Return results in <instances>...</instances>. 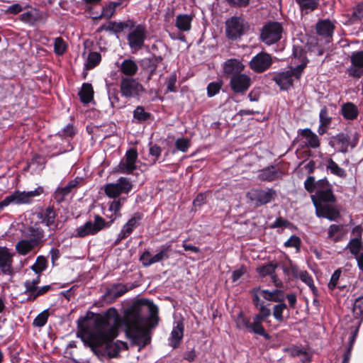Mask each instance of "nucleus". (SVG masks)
<instances>
[{"instance_id": "obj_58", "label": "nucleus", "mask_w": 363, "mask_h": 363, "mask_svg": "<svg viewBox=\"0 0 363 363\" xmlns=\"http://www.w3.org/2000/svg\"><path fill=\"white\" fill-rule=\"evenodd\" d=\"M24 287L26 289L24 293L26 294H28V298H27L28 301H32L30 299V297L37 291L38 286L36 285H35L33 282L27 280L24 283Z\"/></svg>"}, {"instance_id": "obj_59", "label": "nucleus", "mask_w": 363, "mask_h": 363, "mask_svg": "<svg viewBox=\"0 0 363 363\" xmlns=\"http://www.w3.org/2000/svg\"><path fill=\"white\" fill-rule=\"evenodd\" d=\"M341 274V270L337 269L335 270L331 276L330 280L328 283V288L331 290H333L337 286V283L340 279Z\"/></svg>"}, {"instance_id": "obj_60", "label": "nucleus", "mask_w": 363, "mask_h": 363, "mask_svg": "<svg viewBox=\"0 0 363 363\" xmlns=\"http://www.w3.org/2000/svg\"><path fill=\"white\" fill-rule=\"evenodd\" d=\"M175 145L178 150L185 152L189 147V141L184 138H178L175 142Z\"/></svg>"}, {"instance_id": "obj_7", "label": "nucleus", "mask_w": 363, "mask_h": 363, "mask_svg": "<svg viewBox=\"0 0 363 363\" xmlns=\"http://www.w3.org/2000/svg\"><path fill=\"white\" fill-rule=\"evenodd\" d=\"M129 27H132V28L127 36L128 44L131 50L138 51L140 50L144 45L147 33L146 28L142 24L133 26L132 22L130 23Z\"/></svg>"}, {"instance_id": "obj_42", "label": "nucleus", "mask_w": 363, "mask_h": 363, "mask_svg": "<svg viewBox=\"0 0 363 363\" xmlns=\"http://www.w3.org/2000/svg\"><path fill=\"white\" fill-rule=\"evenodd\" d=\"M263 320L264 319L261 318L259 316L255 315L253 319V323H250V326H249V330L262 336H267L264 328L262 325Z\"/></svg>"}, {"instance_id": "obj_18", "label": "nucleus", "mask_w": 363, "mask_h": 363, "mask_svg": "<svg viewBox=\"0 0 363 363\" xmlns=\"http://www.w3.org/2000/svg\"><path fill=\"white\" fill-rule=\"evenodd\" d=\"M230 85L235 93H243L250 88L251 78L245 74H235L231 77Z\"/></svg>"}, {"instance_id": "obj_28", "label": "nucleus", "mask_w": 363, "mask_h": 363, "mask_svg": "<svg viewBox=\"0 0 363 363\" xmlns=\"http://www.w3.org/2000/svg\"><path fill=\"white\" fill-rule=\"evenodd\" d=\"M328 239L337 242L342 240L346 232L342 225L332 224L328 228Z\"/></svg>"}, {"instance_id": "obj_5", "label": "nucleus", "mask_w": 363, "mask_h": 363, "mask_svg": "<svg viewBox=\"0 0 363 363\" xmlns=\"http://www.w3.org/2000/svg\"><path fill=\"white\" fill-rule=\"evenodd\" d=\"M225 27L226 37L230 40H237L247 33L249 24L242 17L233 16L225 21Z\"/></svg>"}, {"instance_id": "obj_56", "label": "nucleus", "mask_w": 363, "mask_h": 363, "mask_svg": "<svg viewBox=\"0 0 363 363\" xmlns=\"http://www.w3.org/2000/svg\"><path fill=\"white\" fill-rule=\"evenodd\" d=\"M236 325L240 329H247L250 326V320L242 313H240L236 318Z\"/></svg>"}, {"instance_id": "obj_1", "label": "nucleus", "mask_w": 363, "mask_h": 363, "mask_svg": "<svg viewBox=\"0 0 363 363\" xmlns=\"http://www.w3.org/2000/svg\"><path fill=\"white\" fill-rule=\"evenodd\" d=\"M120 318L117 311L109 308L104 315H97L87 323L84 330L92 347H104L108 356L111 358L117 357L121 350L128 349L125 342L113 340L118 335V326Z\"/></svg>"}, {"instance_id": "obj_22", "label": "nucleus", "mask_w": 363, "mask_h": 363, "mask_svg": "<svg viewBox=\"0 0 363 363\" xmlns=\"http://www.w3.org/2000/svg\"><path fill=\"white\" fill-rule=\"evenodd\" d=\"M125 200V197H119L108 203V208L104 213L106 216L110 219V221L106 223L107 227L110 226L114 220L121 216L120 211Z\"/></svg>"}, {"instance_id": "obj_8", "label": "nucleus", "mask_w": 363, "mask_h": 363, "mask_svg": "<svg viewBox=\"0 0 363 363\" xmlns=\"http://www.w3.org/2000/svg\"><path fill=\"white\" fill-rule=\"evenodd\" d=\"M283 27L279 22H269L261 30L260 38L263 43L270 45L277 43L282 36Z\"/></svg>"}, {"instance_id": "obj_15", "label": "nucleus", "mask_w": 363, "mask_h": 363, "mask_svg": "<svg viewBox=\"0 0 363 363\" xmlns=\"http://www.w3.org/2000/svg\"><path fill=\"white\" fill-rule=\"evenodd\" d=\"M319 186L314 196H312L313 201L318 203H328L334 201L335 198L330 189V184L326 179L319 180Z\"/></svg>"}, {"instance_id": "obj_17", "label": "nucleus", "mask_w": 363, "mask_h": 363, "mask_svg": "<svg viewBox=\"0 0 363 363\" xmlns=\"http://www.w3.org/2000/svg\"><path fill=\"white\" fill-rule=\"evenodd\" d=\"M345 249H347L354 257L359 269L363 271V245L361 241L360 235L357 238L351 239Z\"/></svg>"}, {"instance_id": "obj_24", "label": "nucleus", "mask_w": 363, "mask_h": 363, "mask_svg": "<svg viewBox=\"0 0 363 363\" xmlns=\"http://www.w3.org/2000/svg\"><path fill=\"white\" fill-rule=\"evenodd\" d=\"M75 130L72 125H67L65 127L61 132L57 134V136L61 138V140L66 143V147H60L59 151L54 155H59L66 152H68L72 150V146L70 144V139L74 135Z\"/></svg>"}, {"instance_id": "obj_12", "label": "nucleus", "mask_w": 363, "mask_h": 363, "mask_svg": "<svg viewBox=\"0 0 363 363\" xmlns=\"http://www.w3.org/2000/svg\"><path fill=\"white\" fill-rule=\"evenodd\" d=\"M43 231L38 230L33 238L18 241L16 244V250L20 255H26L30 252L43 241Z\"/></svg>"}, {"instance_id": "obj_9", "label": "nucleus", "mask_w": 363, "mask_h": 363, "mask_svg": "<svg viewBox=\"0 0 363 363\" xmlns=\"http://www.w3.org/2000/svg\"><path fill=\"white\" fill-rule=\"evenodd\" d=\"M107 227L106 222L100 216L96 215L94 220H89L79 226L75 230V237L84 238L89 235H95L103 228Z\"/></svg>"}, {"instance_id": "obj_40", "label": "nucleus", "mask_w": 363, "mask_h": 363, "mask_svg": "<svg viewBox=\"0 0 363 363\" xmlns=\"http://www.w3.org/2000/svg\"><path fill=\"white\" fill-rule=\"evenodd\" d=\"M326 169L329 171L331 174L337 176L340 178H345L347 176L345 170L340 167L331 158L327 160Z\"/></svg>"}, {"instance_id": "obj_47", "label": "nucleus", "mask_w": 363, "mask_h": 363, "mask_svg": "<svg viewBox=\"0 0 363 363\" xmlns=\"http://www.w3.org/2000/svg\"><path fill=\"white\" fill-rule=\"evenodd\" d=\"M47 267V259L43 257L39 256L37 257L35 262L32 265V270L37 274H40Z\"/></svg>"}, {"instance_id": "obj_64", "label": "nucleus", "mask_w": 363, "mask_h": 363, "mask_svg": "<svg viewBox=\"0 0 363 363\" xmlns=\"http://www.w3.org/2000/svg\"><path fill=\"white\" fill-rule=\"evenodd\" d=\"M35 15L33 11H30L21 15V20L26 23H31L35 20Z\"/></svg>"}, {"instance_id": "obj_29", "label": "nucleus", "mask_w": 363, "mask_h": 363, "mask_svg": "<svg viewBox=\"0 0 363 363\" xmlns=\"http://www.w3.org/2000/svg\"><path fill=\"white\" fill-rule=\"evenodd\" d=\"M193 16L188 14H179L177 16L175 20V26L179 31L188 32L191 28V22Z\"/></svg>"}, {"instance_id": "obj_14", "label": "nucleus", "mask_w": 363, "mask_h": 363, "mask_svg": "<svg viewBox=\"0 0 363 363\" xmlns=\"http://www.w3.org/2000/svg\"><path fill=\"white\" fill-rule=\"evenodd\" d=\"M120 88L122 96L126 98L138 96L143 91V85L133 78L122 79Z\"/></svg>"}, {"instance_id": "obj_4", "label": "nucleus", "mask_w": 363, "mask_h": 363, "mask_svg": "<svg viewBox=\"0 0 363 363\" xmlns=\"http://www.w3.org/2000/svg\"><path fill=\"white\" fill-rule=\"evenodd\" d=\"M43 193V188L38 186L33 191H14L0 202V211L10 204L24 205L33 202L34 199Z\"/></svg>"}, {"instance_id": "obj_2", "label": "nucleus", "mask_w": 363, "mask_h": 363, "mask_svg": "<svg viewBox=\"0 0 363 363\" xmlns=\"http://www.w3.org/2000/svg\"><path fill=\"white\" fill-rule=\"evenodd\" d=\"M147 319L141 315L137 309H130L126 311L124 318V325L127 336L133 342L145 346L150 340L146 326Z\"/></svg>"}, {"instance_id": "obj_27", "label": "nucleus", "mask_w": 363, "mask_h": 363, "mask_svg": "<svg viewBox=\"0 0 363 363\" xmlns=\"http://www.w3.org/2000/svg\"><path fill=\"white\" fill-rule=\"evenodd\" d=\"M301 135L304 138V143L307 147L315 149L320 146V140L318 135L311 129L301 130Z\"/></svg>"}, {"instance_id": "obj_16", "label": "nucleus", "mask_w": 363, "mask_h": 363, "mask_svg": "<svg viewBox=\"0 0 363 363\" xmlns=\"http://www.w3.org/2000/svg\"><path fill=\"white\" fill-rule=\"evenodd\" d=\"M272 63L271 56L266 52H261L252 58L250 67L255 72L261 73L269 69Z\"/></svg>"}, {"instance_id": "obj_23", "label": "nucleus", "mask_w": 363, "mask_h": 363, "mask_svg": "<svg viewBox=\"0 0 363 363\" xmlns=\"http://www.w3.org/2000/svg\"><path fill=\"white\" fill-rule=\"evenodd\" d=\"M13 253L6 247H0V272L4 274L11 273Z\"/></svg>"}, {"instance_id": "obj_48", "label": "nucleus", "mask_w": 363, "mask_h": 363, "mask_svg": "<svg viewBox=\"0 0 363 363\" xmlns=\"http://www.w3.org/2000/svg\"><path fill=\"white\" fill-rule=\"evenodd\" d=\"M352 312L355 318L363 319V296L359 297L355 300Z\"/></svg>"}, {"instance_id": "obj_20", "label": "nucleus", "mask_w": 363, "mask_h": 363, "mask_svg": "<svg viewBox=\"0 0 363 363\" xmlns=\"http://www.w3.org/2000/svg\"><path fill=\"white\" fill-rule=\"evenodd\" d=\"M351 66L347 69L350 76L360 77L363 74V51L354 52L351 56Z\"/></svg>"}, {"instance_id": "obj_30", "label": "nucleus", "mask_w": 363, "mask_h": 363, "mask_svg": "<svg viewBox=\"0 0 363 363\" xmlns=\"http://www.w3.org/2000/svg\"><path fill=\"white\" fill-rule=\"evenodd\" d=\"M183 335L184 325L182 323L177 322L176 325L174 326L172 330L171 336L169 338V345L174 348L177 347L183 337Z\"/></svg>"}, {"instance_id": "obj_50", "label": "nucleus", "mask_w": 363, "mask_h": 363, "mask_svg": "<svg viewBox=\"0 0 363 363\" xmlns=\"http://www.w3.org/2000/svg\"><path fill=\"white\" fill-rule=\"evenodd\" d=\"M49 313L48 310H44L39 313L37 317L33 320V325L34 327L41 328L44 326L48 319Z\"/></svg>"}, {"instance_id": "obj_52", "label": "nucleus", "mask_w": 363, "mask_h": 363, "mask_svg": "<svg viewBox=\"0 0 363 363\" xmlns=\"http://www.w3.org/2000/svg\"><path fill=\"white\" fill-rule=\"evenodd\" d=\"M301 240L296 235H291L285 242L284 246L286 247H294L296 252L300 251Z\"/></svg>"}, {"instance_id": "obj_34", "label": "nucleus", "mask_w": 363, "mask_h": 363, "mask_svg": "<svg viewBox=\"0 0 363 363\" xmlns=\"http://www.w3.org/2000/svg\"><path fill=\"white\" fill-rule=\"evenodd\" d=\"M302 15L308 14L318 9L319 0H296Z\"/></svg>"}, {"instance_id": "obj_31", "label": "nucleus", "mask_w": 363, "mask_h": 363, "mask_svg": "<svg viewBox=\"0 0 363 363\" xmlns=\"http://www.w3.org/2000/svg\"><path fill=\"white\" fill-rule=\"evenodd\" d=\"M333 23L328 19L322 20L316 24V31L320 35L324 37H330L332 35L334 30Z\"/></svg>"}, {"instance_id": "obj_36", "label": "nucleus", "mask_w": 363, "mask_h": 363, "mask_svg": "<svg viewBox=\"0 0 363 363\" xmlns=\"http://www.w3.org/2000/svg\"><path fill=\"white\" fill-rule=\"evenodd\" d=\"M56 214L52 208L48 207L39 214V218L42 220V223L47 226L53 229L55 227V220Z\"/></svg>"}, {"instance_id": "obj_33", "label": "nucleus", "mask_w": 363, "mask_h": 363, "mask_svg": "<svg viewBox=\"0 0 363 363\" xmlns=\"http://www.w3.org/2000/svg\"><path fill=\"white\" fill-rule=\"evenodd\" d=\"M79 183V179L77 178L70 181L66 186L58 187L55 191V198L57 201H62L65 196L69 194L72 189L75 188Z\"/></svg>"}, {"instance_id": "obj_63", "label": "nucleus", "mask_w": 363, "mask_h": 363, "mask_svg": "<svg viewBox=\"0 0 363 363\" xmlns=\"http://www.w3.org/2000/svg\"><path fill=\"white\" fill-rule=\"evenodd\" d=\"M176 82H177V77L175 74H171L167 81V90L171 92H174L176 91Z\"/></svg>"}, {"instance_id": "obj_37", "label": "nucleus", "mask_w": 363, "mask_h": 363, "mask_svg": "<svg viewBox=\"0 0 363 363\" xmlns=\"http://www.w3.org/2000/svg\"><path fill=\"white\" fill-rule=\"evenodd\" d=\"M260 295L263 298L269 301L283 302L284 300L283 291L278 289L272 291L263 289V291H260Z\"/></svg>"}, {"instance_id": "obj_13", "label": "nucleus", "mask_w": 363, "mask_h": 363, "mask_svg": "<svg viewBox=\"0 0 363 363\" xmlns=\"http://www.w3.org/2000/svg\"><path fill=\"white\" fill-rule=\"evenodd\" d=\"M169 251L170 245L162 246L160 251L154 255H152L150 251L145 250L140 255V260L142 262L143 265L147 267L153 264L168 259Z\"/></svg>"}, {"instance_id": "obj_38", "label": "nucleus", "mask_w": 363, "mask_h": 363, "mask_svg": "<svg viewBox=\"0 0 363 363\" xmlns=\"http://www.w3.org/2000/svg\"><path fill=\"white\" fill-rule=\"evenodd\" d=\"M130 26V23L128 22H116L110 21L107 24L102 25L100 28V30L113 31L114 33H120L124 29Z\"/></svg>"}, {"instance_id": "obj_53", "label": "nucleus", "mask_w": 363, "mask_h": 363, "mask_svg": "<svg viewBox=\"0 0 363 363\" xmlns=\"http://www.w3.org/2000/svg\"><path fill=\"white\" fill-rule=\"evenodd\" d=\"M297 279H300L303 282H304L307 286H308L312 290H313L315 289L313 278L308 273L307 271L301 270V272H300V274H298Z\"/></svg>"}, {"instance_id": "obj_39", "label": "nucleus", "mask_w": 363, "mask_h": 363, "mask_svg": "<svg viewBox=\"0 0 363 363\" xmlns=\"http://www.w3.org/2000/svg\"><path fill=\"white\" fill-rule=\"evenodd\" d=\"M79 95L82 102L84 104L89 103L93 99L94 90L91 84L88 83L83 84Z\"/></svg>"}, {"instance_id": "obj_44", "label": "nucleus", "mask_w": 363, "mask_h": 363, "mask_svg": "<svg viewBox=\"0 0 363 363\" xmlns=\"http://www.w3.org/2000/svg\"><path fill=\"white\" fill-rule=\"evenodd\" d=\"M101 60V55L97 52H93L89 54L86 61L84 64L87 69L95 67Z\"/></svg>"}, {"instance_id": "obj_61", "label": "nucleus", "mask_w": 363, "mask_h": 363, "mask_svg": "<svg viewBox=\"0 0 363 363\" xmlns=\"http://www.w3.org/2000/svg\"><path fill=\"white\" fill-rule=\"evenodd\" d=\"M320 123L322 125H328L331 122V118L328 116L326 107L321 108L319 114Z\"/></svg>"}, {"instance_id": "obj_6", "label": "nucleus", "mask_w": 363, "mask_h": 363, "mask_svg": "<svg viewBox=\"0 0 363 363\" xmlns=\"http://www.w3.org/2000/svg\"><path fill=\"white\" fill-rule=\"evenodd\" d=\"M131 181L126 177H120L116 182L108 183L104 186L106 195L111 199H118L122 194H128L132 189Z\"/></svg>"}, {"instance_id": "obj_19", "label": "nucleus", "mask_w": 363, "mask_h": 363, "mask_svg": "<svg viewBox=\"0 0 363 363\" xmlns=\"http://www.w3.org/2000/svg\"><path fill=\"white\" fill-rule=\"evenodd\" d=\"M142 219V216L139 213H135L130 218L128 222L123 226L121 232L118 233L116 240L114 242V245H118L123 239L129 236L133 230L139 225L140 222Z\"/></svg>"}, {"instance_id": "obj_41", "label": "nucleus", "mask_w": 363, "mask_h": 363, "mask_svg": "<svg viewBox=\"0 0 363 363\" xmlns=\"http://www.w3.org/2000/svg\"><path fill=\"white\" fill-rule=\"evenodd\" d=\"M279 172L272 166L260 171L258 177L263 181H273L278 177Z\"/></svg>"}, {"instance_id": "obj_26", "label": "nucleus", "mask_w": 363, "mask_h": 363, "mask_svg": "<svg viewBox=\"0 0 363 363\" xmlns=\"http://www.w3.org/2000/svg\"><path fill=\"white\" fill-rule=\"evenodd\" d=\"M331 145L338 152H346L350 145V137L345 133H340L335 136L330 142Z\"/></svg>"}, {"instance_id": "obj_62", "label": "nucleus", "mask_w": 363, "mask_h": 363, "mask_svg": "<svg viewBox=\"0 0 363 363\" xmlns=\"http://www.w3.org/2000/svg\"><path fill=\"white\" fill-rule=\"evenodd\" d=\"M304 348L299 347L298 346H291L289 347L284 348V352H288L291 357L301 356L303 353Z\"/></svg>"}, {"instance_id": "obj_32", "label": "nucleus", "mask_w": 363, "mask_h": 363, "mask_svg": "<svg viewBox=\"0 0 363 363\" xmlns=\"http://www.w3.org/2000/svg\"><path fill=\"white\" fill-rule=\"evenodd\" d=\"M341 113L345 119L353 121L356 119L359 114V110L353 103L347 102L342 104L341 107Z\"/></svg>"}, {"instance_id": "obj_55", "label": "nucleus", "mask_w": 363, "mask_h": 363, "mask_svg": "<svg viewBox=\"0 0 363 363\" xmlns=\"http://www.w3.org/2000/svg\"><path fill=\"white\" fill-rule=\"evenodd\" d=\"M223 83L221 82H211L207 86V94L212 97L218 94L221 89Z\"/></svg>"}, {"instance_id": "obj_10", "label": "nucleus", "mask_w": 363, "mask_h": 363, "mask_svg": "<svg viewBox=\"0 0 363 363\" xmlns=\"http://www.w3.org/2000/svg\"><path fill=\"white\" fill-rule=\"evenodd\" d=\"M138 152L135 149L128 150L117 167V172L121 174H130L137 168Z\"/></svg>"}, {"instance_id": "obj_35", "label": "nucleus", "mask_w": 363, "mask_h": 363, "mask_svg": "<svg viewBox=\"0 0 363 363\" xmlns=\"http://www.w3.org/2000/svg\"><path fill=\"white\" fill-rule=\"evenodd\" d=\"M121 72L126 76L135 75L138 70V66L135 61L131 59L124 60L120 65Z\"/></svg>"}, {"instance_id": "obj_51", "label": "nucleus", "mask_w": 363, "mask_h": 363, "mask_svg": "<svg viewBox=\"0 0 363 363\" xmlns=\"http://www.w3.org/2000/svg\"><path fill=\"white\" fill-rule=\"evenodd\" d=\"M118 5V4L117 3L111 2L107 6H104L103 8L101 17H103L106 19L111 18L113 16L116 11V8Z\"/></svg>"}, {"instance_id": "obj_21", "label": "nucleus", "mask_w": 363, "mask_h": 363, "mask_svg": "<svg viewBox=\"0 0 363 363\" xmlns=\"http://www.w3.org/2000/svg\"><path fill=\"white\" fill-rule=\"evenodd\" d=\"M315 213L318 217L327 218L330 220H335L339 216V212L329 203H318L314 201Z\"/></svg>"}, {"instance_id": "obj_45", "label": "nucleus", "mask_w": 363, "mask_h": 363, "mask_svg": "<svg viewBox=\"0 0 363 363\" xmlns=\"http://www.w3.org/2000/svg\"><path fill=\"white\" fill-rule=\"evenodd\" d=\"M275 268H276L275 265H274L272 264H269L262 266V267L257 268V272L262 277H265L267 275H271L272 279H274V282L275 285L279 286L278 283L277 282V280L275 279V275H274Z\"/></svg>"}, {"instance_id": "obj_3", "label": "nucleus", "mask_w": 363, "mask_h": 363, "mask_svg": "<svg viewBox=\"0 0 363 363\" xmlns=\"http://www.w3.org/2000/svg\"><path fill=\"white\" fill-rule=\"evenodd\" d=\"M293 56L291 65H294V68L279 72L274 77L275 82L284 90L289 89L294 81L300 78L303 69L308 62L306 52L300 47H294Z\"/></svg>"}, {"instance_id": "obj_11", "label": "nucleus", "mask_w": 363, "mask_h": 363, "mask_svg": "<svg viewBox=\"0 0 363 363\" xmlns=\"http://www.w3.org/2000/svg\"><path fill=\"white\" fill-rule=\"evenodd\" d=\"M276 195V191L272 189H252L247 194L249 199L253 201L257 206L271 202Z\"/></svg>"}, {"instance_id": "obj_57", "label": "nucleus", "mask_w": 363, "mask_h": 363, "mask_svg": "<svg viewBox=\"0 0 363 363\" xmlns=\"http://www.w3.org/2000/svg\"><path fill=\"white\" fill-rule=\"evenodd\" d=\"M286 308V305L284 303L280 304H277L274 307L273 315L276 320L278 321H282L283 318V311Z\"/></svg>"}, {"instance_id": "obj_25", "label": "nucleus", "mask_w": 363, "mask_h": 363, "mask_svg": "<svg viewBox=\"0 0 363 363\" xmlns=\"http://www.w3.org/2000/svg\"><path fill=\"white\" fill-rule=\"evenodd\" d=\"M245 68L242 62L235 58L226 60L223 65V72L227 75L238 74L241 73Z\"/></svg>"}, {"instance_id": "obj_43", "label": "nucleus", "mask_w": 363, "mask_h": 363, "mask_svg": "<svg viewBox=\"0 0 363 363\" xmlns=\"http://www.w3.org/2000/svg\"><path fill=\"white\" fill-rule=\"evenodd\" d=\"M151 114L145 111L144 107L138 106L133 111V118L138 123H142L150 119Z\"/></svg>"}, {"instance_id": "obj_49", "label": "nucleus", "mask_w": 363, "mask_h": 363, "mask_svg": "<svg viewBox=\"0 0 363 363\" xmlns=\"http://www.w3.org/2000/svg\"><path fill=\"white\" fill-rule=\"evenodd\" d=\"M283 270L286 275H291L295 278H298L300 272H301V269H300L298 266L291 260L289 261L288 265L283 267Z\"/></svg>"}, {"instance_id": "obj_46", "label": "nucleus", "mask_w": 363, "mask_h": 363, "mask_svg": "<svg viewBox=\"0 0 363 363\" xmlns=\"http://www.w3.org/2000/svg\"><path fill=\"white\" fill-rule=\"evenodd\" d=\"M67 49V43L61 38L57 37L54 40V52L57 55H62Z\"/></svg>"}, {"instance_id": "obj_54", "label": "nucleus", "mask_w": 363, "mask_h": 363, "mask_svg": "<svg viewBox=\"0 0 363 363\" xmlns=\"http://www.w3.org/2000/svg\"><path fill=\"white\" fill-rule=\"evenodd\" d=\"M319 181L315 182L314 177H308L305 182H304V186L305 189L310 193H312L313 191H317L318 187L319 186Z\"/></svg>"}]
</instances>
